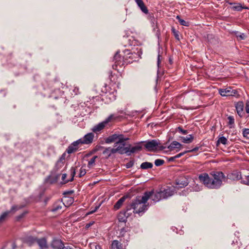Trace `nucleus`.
Listing matches in <instances>:
<instances>
[{
    "mask_svg": "<svg viewBox=\"0 0 249 249\" xmlns=\"http://www.w3.org/2000/svg\"><path fill=\"white\" fill-rule=\"evenodd\" d=\"M63 249H72L69 246H67L66 247H64V248Z\"/></svg>",
    "mask_w": 249,
    "mask_h": 249,
    "instance_id": "nucleus-53",
    "label": "nucleus"
},
{
    "mask_svg": "<svg viewBox=\"0 0 249 249\" xmlns=\"http://www.w3.org/2000/svg\"><path fill=\"white\" fill-rule=\"evenodd\" d=\"M164 163V160L161 159H157L155 160L154 163L156 166H160L163 165Z\"/></svg>",
    "mask_w": 249,
    "mask_h": 249,
    "instance_id": "nucleus-35",
    "label": "nucleus"
},
{
    "mask_svg": "<svg viewBox=\"0 0 249 249\" xmlns=\"http://www.w3.org/2000/svg\"><path fill=\"white\" fill-rule=\"evenodd\" d=\"M178 130L179 132L183 134H186L187 133V130L183 129L181 127H178Z\"/></svg>",
    "mask_w": 249,
    "mask_h": 249,
    "instance_id": "nucleus-43",
    "label": "nucleus"
},
{
    "mask_svg": "<svg viewBox=\"0 0 249 249\" xmlns=\"http://www.w3.org/2000/svg\"><path fill=\"white\" fill-rule=\"evenodd\" d=\"M243 182L244 184L249 185V175L246 178L245 180H243Z\"/></svg>",
    "mask_w": 249,
    "mask_h": 249,
    "instance_id": "nucleus-44",
    "label": "nucleus"
},
{
    "mask_svg": "<svg viewBox=\"0 0 249 249\" xmlns=\"http://www.w3.org/2000/svg\"><path fill=\"white\" fill-rule=\"evenodd\" d=\"M163 199H165L173 195L172 191L169 189H164L163 191H160Z\"/></svg>",
    "mask_w": 249,
    "mask_h": 249,
    "instance_id": "nucleus-23",
    "label": "nucleus"
},
{
    "mask_svg": "<svg viewBox=\"0 0 249 249\" xmlns=\"http://www.w3.org/2000/svg\"><path fill=\"white\" fill-rule=\"evenodd\" d=\"M127 140H123L122 142H119V144L116 145V146L114 145L117 153L123 155L128 152L129 147L128 146L124 147L125 145V142Z\"/></svg>",
    "mask_w": 249,
    "mask_h": 249,
    "instance_id": "nucleus-7",
    "label": "nucleus"
},
{
    "mask_svg": "<svg viewBox=\"0 0 249 249\" xmlns=\"http://www.w3.org/2000/svg\"><path fill=\"white\" fill-rule=\"evenodd\" d=\"M10 213V212L6 211L0 215V224L5 221L8 215Z\"/></svg>",
    "mask_w": 249,
    "mask_h": 249,
    "instance_id": "nucleus-29",
    "label": "nucleus"
},
{
    "mask_svg": "<svg viewBox=\"0 0 249 249\" xmlns=\"http://www.w3.org/2000/svg\"><path fill=\"white\" fill-rule=\"evenodd\" d=\"M227 139L224 136L219 138L217 142V144L220 143L224 145L226 144L227 143Z\"/></svg>",
    "mask_w": 249,
    "mask_h": 249,
    "instance_id": "nucleus-32",
    "label": "nucleus"
},
{
    "mask_svg": "<svg viewBox=\"0 0 249 249\" xmlns=\"http://www.w3.org/2000/svg\"><path fill=\"white\" fill-rule=\"evenodd\" d=\"M177 18L178 19L179 22L182 25L188 26L189 25V23L183 19L180 18L179 16H177Z\"/></svg>",
    "mask_w": 249,
    "mask_h": 249,
    "instance_id": "nucleus-34",
    "label": "nucleus"
},
{
    "mask_svg": "<svg viewBox=\"0 0 249 249\" xmlns=\"http://www.w3.org/2000/svg\"><path fill=\"white\" fill-rule=\"evenodd\" d=\"M113 117L114 116L113 114L110 115L104 121L94 126L92 128V131L97 133L103 129L106 125L112 120Z\"/></svg>",
    "mask_w": 249,
    "mask_h": 249,
    "instance_id": "nucleus-5",
    "label": "nucleus"
},
{
    "mask_svg": "<svg viewBox=\"0 0 249 249\" xmlns=\"http://www.w3.org/2000/svg\"><path fill=\"white\" fill-rule=\"evenodd\" d=\"M80 144H81L80 140H79L71 143V144L70 145L67 149V152L68 153L71 154L76 151L79 147V145Z\"/></svg>",
    "mask_w": 249,
    "mask_h": 249,
    "instance_id": "nucleus-10",
    "label": "nucleus"
},
{
    "mask_svg": "<svg viewBox=\"0 0 249 249\" xmlns=\"http://www.w3.org/2000/svg\"><path fill=\"white\" fill-rule=\"evenodd\" d=\"M237 112V114L240 117L242 116V113L243 111V104L242 102H238L235 106Z\"/></svg>",
    "mask_w": 249,
    "mask_h": 249,
    "instance_id": "nucleus-21",
    "label": "nucleus"
},
{
    "mask_svg": "<svg viewBox=\"0 0 249 249\" xmlns=\"http://www.w3.org/2000/svg\"><path fill=\"white\" fill-rule=\"evenodd\" d=\"M132 54H131V55L129 56V58H131L132 57Z\"/></svg>",
    "mask_w": 249,
    "mask_h": 249,
    "instance_id": "nucleus-57",
    "label": "nucleus"
},
{
    "mask_svg": "<svg viewBox=\"0 0 249 249\" xmlns=\"http://www.w3.org/2000/svg\"><path fill=\"white\" fill-rule=\"evenodd\" d=\"M126 197L124 196L120 198L117 202L115 204L114 208L115 210H118L122 206L123 203L125 201Z\"/></svg>",
    "mask_w": 249,
    "mask_h": 249,
    "instance_id": "nucleus-22",
    "label": "nucleus"
},
{
    "mask_svg": "<svg viewBox=\"0 0 249 249\" xmlns=\"http://www.w3.org/2000/svg\"><path fill=\"white\" fill-rule=\"evenodd\" d=\"M153 167V164L149 162H142L141 165V168L142 169H147L152 168Z\"/></svg>",
    "mask_w": 249,
    "mask_h": 249,
    "instance_id": "nucleus-28",
    "label": "nucleus"
},
{
    "mask_svg": "<svg viewBox=\"0 0 249 249\" xmlns=\"http://www.w3.org/2000/svg\"><path fill=\"white\" fill-rule=\"evenodd\" d=\"M90 226V224H87L86 227H89Z\"/></svg>",
    "mask_w": 249,
    "mask_h": 249,
    "instance_id": "nucleus-55",
    "label": "nucleus"
},
{
    "mask_svg": "<svg viewBox=\"0 0 249 249\" xmlns=\"http://www.w3.org/2000/svg\"><path fill=\"white\" fill-rule=\"evenodd\" d=\"M62 161V158H61L57 162L56 165H58L59 163H60Z\"/></svg>",
    "mask_w": 249,
    "mask_h": 249,
    "instance_id": "nucleus-51",
    "label": "nucleus"
},
{
    "mask_svg": "<svg viewBox=\"0 0 249 249\" xmlns=\"http://www.w3.org/2000/svg\"><path fill=\"white\" fill-rule=\"evenodd\" d=\"M218 91L222 96H238V91L231 87L220 89Z\"/></svg>",
    "mask_w": 249,
    "mask_h": 249,
    "instance_id": "nucleus-6",
    "label": "nucleus"
},
{
    "mask_svg": "<svg viewBox=\"0 0 249 249\" xmlns=\"http://www.w3.org/2000/svg\"><path fill=\"white\" fill-rule=\"evenodd\" d=\"M149 193H144L142 196H139L134 200L130 205L127 207V211L133 210V213L140 214L144 213L148 209V204L147 202L148 200Z\"/></svg>",
    "mask_w": 249,
    "mask_h": 249,
    "instance_id": "nucleus-2",
    "label": "nucleus"
},
{
    "mask_svg": "<svg viewBox=\"0 0 249 249\" xmlns=\"http://www.w3.org/2000/svg\"><path fill=\"white\" fill-rule=\"evenodd\" d=\"M172 31L173 33L175 38L177 40H179V36L178 32L176 31V29L173 28L172 29Z\"/></svg>",
    "mask_w": 249,
    "mask_h": 249,
    "instance_id": "nucleus-38",
    "label": "nucleus"
},
{
    "mask_svg": "<svg viewBox=\"0 0 249 249\" xmlns=\"http://www.w3.org/2000/svg\"><path fill=\"white\" fill-rule=\"evenodd\" d=\"M62 206H61V203L59 202L55 203L52 209V211L53 212H57L59 211V210L61 209Z\"/></svg>",
    "mask_w": 249,
    "mask_h": 249,
    "instance_id": "nucleus-30",
    "label": "nucleus"
},
{
    "mask_svg": "<svg viewBox=\"0 0 249 249\" xmlns=\"http://www.w3.org/2000/svg\"><path fill=\"white\" fill-rule=\"evenodd\" d=\"M243 135L244 137L249 139V128L243 129Z\"/></svg>",
    "mask_w": 249,
    "mask_h": 249,
    "instance_id": "nucleus-37",
    "label": "nucleus"
},
{
    "mask_svg": "<svg viewBox=\"0 0 249 249\" xmlns=\"http://www.w3.org/2000/svg\"><path fill=\"white\" fill-rule=\"evenodd\" d=\"M73 91L74 93V94L77 95L79 93V88L77 87H74Z\"/></svg>",
    "mask_w": 249,
    "mask_h": 249,
    "instance_id": "nucleus-46",
    "label": "nucleus"
},
{
    "mask_svg": "<svg viewBox=\"0 0 249 249\" xmlns=\"http://www.w3.org/2000/svg\"><path fill=\"white\" fill-rule=\"evenodd\" d=\"M111 249H124L121 243L117 240H113L111 246Z\"/></svg>",
    "mask_w": 249,
    "mask_h": 249,
    "instance_id": "nucleus-20",
    "label": "nucleus"
},
{
    "mask_svg": "<svg viewBox=\"0 0 249 249\" xmlns=\"http://www.w3.org/2000/svg\"><path fill=\"white\" fill-rule=\"evenodd\" d=\"M141 10L145 14H148V10L142 0H135Z\"/></svg>",
    "mask_w": 249,
    "mask_h": 249,
    "instance_id": "nucleus-16",
    "label": "nucleus"
},
{
    "mask_svg": "<svg viewBox=\"0 0 249 249\" xmlns=\"http://www.w3.org/2000/svg\"><path fill=\"white\" fill-rule=\"evenodd\" d=\"M187 152H188V151H184L183 152L177 154V155L175 156L176 159L179 158L181 157L182 156H183L184 154H185V153H186Z\"/></svg>",
    "mask_w": 249,
    "mask_h": 249,
    "instance_id": "nucleus-45",
    "label": "nucleus"
},
{
    "mask_svg": "<svg viewBox=\"0 0 249 249\" xmlns=\"http://www.w3.org/2000/svg\"><path fill=\"white\" fill-rule=\"evenodd\" d=\"M121 55L119 54V52H117L114 56V60L115 61V63L116 66H123L124 65V62L121 61Z\"/></svg>",
    "mask_w": 249,
    "mask_h": 249,
    "instance_id": "nucleus-18",
    "label": "nucleus"
},
{
    "mask_svg": "<svg viewBox=\"0 0 249 249\" xmlns=\"http://www.w3.org/2000/svg\"><path fill=\"white\" fill-rule=\"evenodd\" d=\"M198 150V147H196L195 148L193 149L192 150H188L187 151H188V152H193V151H197Z\"/></svg>",
    "mask_w": 249,
    "mask_h": 249,
    "instance_id": "nucleus-49",
    "label": "nucleus"
},
{
    "mask_svg": "<svg viewBox=\"0 0 249 249\" xmlns=\"http://www.w3.org/2000/svg\"><path fill=\"white\" fill-rule=\"evenodd\" d=\"M177 184L178 185H180V187H183L184 186H186L188 185V182L187 180H182V181H181L180 180H179L178 181V182H177Z\"/></svg>",
    "mask_w": 249,
    "mask_h": 249,
    "instance_id": "nucleus-36",
    "label": "nucleus"
},
{
    "mask_svg": "<svg viewBox=\"0 0 249 249\" xmlns=\"http://www.w3.org/2000/svg\"><path fill=\"white\" fill-rule=\"evenodd\" d=\"M246 111L247 113L249 114V104L248 103H247L246 104Z\"/></svg>",
    "mask_w": 249,
    "mask_h": 249,
    "instance_id": "nucleus-47",
    "label": "nucleus"
},
{
    "mask_svg": "<svg viewBox=\"0 0 249 249\" xmlns=\"http://www.w3.org/2000/svg\"><path fill=\"white\" fill-rule=\"evenodd\" d=\"M95 211H96V210H94V211H91V212L90 213H92L93 212H95Z\"/></svg>",
    "mask_w": 249,
    "mask_h": 249,
    "instance_id": "nucleus-58",
    "label": "nucleus"
},
{
    "mask_svg": "<svg viewBox=\"0 0 249 249\" xmlns=\"http://www.w3.org/2000/svg\"><path fill=\"white\" fill-rule=\"evenodd\" d=\"M229 120L228 124L230 125V127L232 128L234 124V119L233 117L230 116L228 117Z\"/></svg>",
    "mask_w": 249,
    "mask_h": 249,
    "instance_id": "nucleus-33",
    "label": "nucleus"
},
{
    "mask_svg": "<svg viewBox=\"0 0 249 249\" xmlns=\"http://www.w3.org/2000/svg\"><path fill=\"white\" fill-rule=\"evenodd\" d=\"M181 146V144L177 142V141H173L172 142L170 145L168 146V148H170L171 150H173L175 149H180V147Z\"/></svg>",
    "mask_w": 249,
    "mask_h": 249,
    "instance_id": "nucleus-24",
    "label": "nucleus"
},
{
    "mask_svg": "<svg viewBox=\"0 0 249 249\" xmlns=\"http://www.w3.org/2000/svg\"><path fill=\"white\" fill-rule=\"evenodd\" d=\"M230 4L232 5L231 7V9L235 11H240L243 9L246 8L245 7H243L239 3H230Z\"/></svg>",
    "mask_w": 249,
    "mask_h": 249,
    "instance_id": "nucleus-19",
    "label": "nucleus"
},
{
    "mask_svg": "<svg viewBox=\"0 0 249 249\" xmlns=\"http://www.w3.org/2000/svg\"><path fill=\"white\" fill-rule=\"evenodd\" d=\"M194 139V137L192 135H188L186 137H181L182 142L185 143H191Z\"/></svg>",
    "mask_w": 249,
    "mask_h": 249,
    "instance_id": "nucleus-25",
    "label": "nucleus"
},
{
    "mask_svg": "<svg viewBox=\"0 0 249 249\" xmlns=\"http://www.w3.org/2000/svg\"><path fill=\"white\" fill-rule=\"evenodd\" d=\"M98 158V156H93L89 161L88 164V166L89 168H91L93 166H94L95 164V160L96 159Z\"/></svg>",
    "mask_w": 249,
    "mask_h": 249,
    "instance_id": "nucleus-31",
    "label": "nucleus"
},
{
    "mask_svg": "<svg viewBox=\"0 0 249 249\" xmlns=\"http://www.w3.org/2000/svg\"><path fill=\"white\" fill-rule=\"evenodd\" d=\"M113 97H114V99L115 100V98L114 97V96L113 95Z\"/></svg>",
    "mask_w": 249,
    "mask_h": 249,
    "instance_id": "nucleus-59",
    "label": "nucleus"
},
{
    "mask_svg": "<svg viewBox=\"0 0 249 249\" xmlns=\"http://www.w3.org/2000/svg\"><path fill=\"white\" fill-rule=\"evenodd\" d=\"M237 37H239L240 39L243 40L245 38V35L244 33L239 34L238 32L235 33Z\"/></svg>",
    "mask_w": 249,
    "mask_h": 249,
    "instance_id": "nucleus-39",
    "label": "nucleus"
},
{
    "mask_svg": "<svg viewBox=\"0 0 249 249\" xmlns=\"http://www.w3.org/2000/svg\"><path fill=\"white\" fill-rule=\"evenodd\" d=\"M226 178L233 180H239L242 178L241 174L240 172L235 171L227 175Z\"/></svg>",
    "mask_w": 249,
    "mask_h": 249,
    "instance_id": "nucleus-12",
    "label": "nucleus"
},
{
    "mask_svg": "<svg viewBox=\"0 0 249 249\" xmlns=\"http://www.w3.org/2000/svg\"><path fill=\"white\" fill-rule=\"evenodd\" d=\"M134 162L133 161H130L125 164V167L126 168H130L134 165Z\"/></svg>",
    "mask_w": 249,
    "mask_h": 249,
    "instance_id": "nucleus-42",
    "label": "nucleus"
},
{
    "mask_svg": "<svg viewBox=\"0 0 249 249\" xmlns=\"http://www.w3.org/2000/svg\"><path fill=\"white\" fill-rule=\"evenodd\" d=\"M20 207H18L17 206H13L10 210V211H9L8 212H10L11 213H14L18 209H19Z\"/></svg>",
    "mask_w": 249,
    "mask_h": 249,
    "instance_id": "nucleus-40",
    "label": "nucleus"
},
{
    "mask_svg": "<svg viewBox=\"0 0 249 249\" xmlns=\"http://www.w3.org/2000/svg\"><path fill=\"white\" fill-rule=\"evenodd\" d=\"M159 63H160V55H158V65H159Z\"/></svg>",
    "mask_w": 249,
    "mask_h": 249,
    "instance_id": "nucleus-54",
    "label": "nucleus"
},
{
    "mask_svg": "<svg viewBox=\"0 0 249 249\" xmlns=\"http://www.w3.org/2000/svg\"><path fill=\"white\" fill-rule=\"evenodd\" d=\"M175 159H176V156H175L174 157H170L169 159V161H172L174 160Z\"/></svg>",
    "mask_w": 249,
    "mask_h": 249,
    "instance_id": "nucleus-50",
    "label": "nucleus"
},
{
    "mask_svg": "<svg viewBox=\"0 0 249 249\" xmlns=\"http://www.w3.org/2000/svg\"><path fill=\"white\" fill-rule=\"evenodd\" d=\"M118 221L120 222L125 223L127 220V217L125 213H120L118 215Z\"/></svg>",
    "mask_w": 249,
    "mask_h": 249,
    "instance_id": "nucleus-26",
    "label": "nucleus"
},
{
    "mask_svg": "<svg viewBox=\"0 0 249 249\" xmlns=\"http://www.w3.org/2000/svg\"><path fill=\"white\" fill-rule=\"evenodd\" d=\"M213 178H210L208 174L204 173L199 176V180L208 188L210 189H218L222 185L223 182L227 181V178L224 173L220 171H214L210 173Z\"/></svg>",
    "mask_w": 249,
    "mask_h": 249,
    "instance_id": "nucleus-1",
    "label": "nucleus"
},
{
    "mask_svg": "<svg viewBox=\"0 0 249 249\" xmlns=\"http://www.w3.org/2000/svg\"><path fill=\"white\" fill-rule=\"evenodd\" d=\"M141 143H137L135 146L130 147V145H129L128 152L126 153V154L128 156L130 155L132 153H135L137 152L140 151L142 149V146L141 145Z\"/></svg>",
    "mask_w": 249,
    "mask_h": 249,
    "instance_id": "nucleus-13",
    "label": "nucleus"
},
{
    "mask_svg": "<svg viewBox=\"0 0 249 249\" xmlns=\"http://www.w3.org/2000/svg\"><path fill=\"white\" fill-rule=\"evenodd\" d=\"M71 173V178L69 180H66L67 177L66 174H63L62 176V183L65 184L69 181H72L73 180V177L75 174V169L74 167H71L70 169Z\"/></svg>",
    "mask_w": 249,
    "mask_h": 249,
    "instance_id": "nucleus-14",
    "label": "nucleus"
},
{
    "mask_svg": "<svg viewBox=\"0 0 249 249\" xmlns=\"http://www.w3.org/2000/svg\"><path fill=\"white\" fill-rule=\"evenodd\" d=\"M94 137V133L91 132L86 134L82 138L79 139V140H80L81 144H89L92 142Z\"/></svg>",
    "mask_w": 249,
    "mask_h": 249,
    "instance_id": "nucleus-8",
    "label": "nucleus"
},
{
    "mask_svg": "<svg viewBox=\"0 0 249 249\" xmlns=\"http://www.w3.org/2000/svg\"><path fill=\"white\" fill-rule=\"evenodd\" d=\"M128 137H125L124 135L121 134H112L105 139V142L106 143H110L113 142L114 146L119 144V142H122L123 140H129Z\"/></svg>",
    "mask_w": 249,
    "mask_h": 249,
    "instance_id": "nucleus-3",
    "label": "nucleus"
},
{
    "mask_svg": "<svg viewBox=\"0 0 249 249\" xmlns=\"http://www.w3.org/2000/svg\"><path fill=\"white\" fill-rule=\"evenodd\" d=\"M144 193H149L148 199H151L154 203L158 202L160 199H163L160 192H154V191L146 192Z\"/></svg>",
    "mask_w": 249,
    "mask_h": 249,
    "instance_id": "nucleus-9",
    "label": "nucleus"
},
{
    "mask_svg": "<svg viewBox=\"0 0 249 249\" xmlns=\"http://www.w3.org/2000/svg\"><path fill=\"white\" fill-rule=\"evenodd\" d=\"M37 239L36 238L29 236L26 239V242L28 244L29 246H32L33 244L36 242Z\"/></svg>",
    "mask_w": 249,
    "mask_h": 249,
    "instance_id": "nucleus-27",
    "label": "nucleus"
},
{
    "mask_svg": "<svg viewBox=\"0 0 249 249\" xmlns=\"http://www.w3.org/2000/svg\"><path fill=\"white\" fill-rule=\"evenodd\" d=\"M144 142V147L148 151H155L157 150L160 144V141L157 140H152L150 141H147L145 142Z\"/></svg>",
    "mask_w": 249,
    "mask_h": 249,
    "instance_id": "nucleus-4",
    "label": "nucleus"
},
{
    "mask_svg": "<svg viewBox=\"0 0 249 249\" xmlns=\"http://www.w3.org/2000/svg\"><path fill=\"white\" fill-rule=\"evenodd\" d=\"M36 242L37 243L40 249H46L48 248L47 241L45 238L37 239Z\"/></svg>",
    "mask_w": 249,
    "mask_h": 249,
    "instance_id": "nucleus-17",
    "label": "nucleus"
},
{
    "mask_svg": "<svg viewBox=\"0 0 249 249\" xmlns=\"http://www.w3.org/2000/svg\"><path fill=\"white\" fill-rule=\"evenodd\" d=\"M86 169L81 168L80 170V173L79 174V177H82L84 176L86 174Z\"/></svg>",
    "mask_w": 249,
    "mask_h": 249,
    "instance_id": "nucleus-41",
    "label": "nucleus"
},
{
    "mask_svg": "<svg viewBox=\"0 0 249 249\" xmlns=\"http://www.w3.org/2000/svg\"><path fill=\"white\" fill-rule=\"evenodd\" d=\"M68 201H69V202L70 203V204H71L73 203V199L72 197H68Z\"/></svg>",
    "mask_w": 249,
    "mask_h": 249,
    "instance_id": "nucleus-48",
    "label": "nucleus"
},
{
    "mask_svg": "<svg viewBox=\"0 0 249 249\" xmlns=\"http://www.w3.org/2000/svg\"><path fill=\"white\" fill-rule=\"evenodd\" d=\"M16 248V245L15 244H13V249H15V248Z\"/></svg>",
    "mask_w": 249,
    "mask_h": 249,
    "instance_id": "nucleus-56",
    "label": "nucleus"
},
{
    "mask_svg": "<svg viewBox=\"0 0 249 249\" xmlns=\"http://www.w3.org/2000/svg\"><path fill=\"white\" fill-rule=\"evenodd\" d=\"M51 246L53 249H63L64 248V245L63 242L57 238H54L53 240Z\"/></svg>",
    "mask_w": 249,
    "mask_h": 249,
    "instance_id": "nucleus-11",
    "label": "nucleus"
},
{
    "mask_svg": "<svg viewBox=\"0 0 249 249\" xmlns=\"http://www.w3.org/2000/svg\"><path fill=\"white\" fill-rule=\"evenodd\" d=\"M24 214H22L20 215L17 217V218L18 220H19L20 218H22Z\"/></svg>",
    "mask_w": 249,
    "mask_h": 249,
    "instance_id": "nucleus-52",
    "label": "nucleus"
},
{
    "mask_svg": "<svg viewBox=\"0 0 249 249\" xmlns=\"http://www.w3.org/2000/svg\"><path fill=\"white\" fill-rule=\"evenodd\" d=\"M116 153H117V150H116L115 147L111 148L110 147L105 148L103 152V155H105L107 158L110 157L112 154H115Z\"/></svg>",
    "mask_w": 249,
    "mask_h": 249,
    "instance_id": "nucleus-15",
    "label": "nucleus"
}]
</instances>
